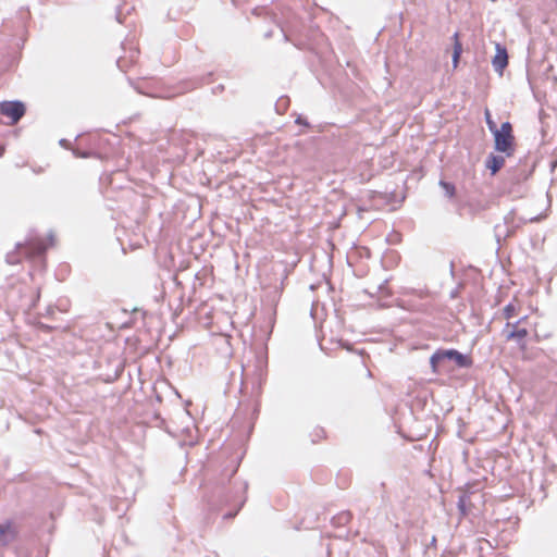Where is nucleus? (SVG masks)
Instances as JSON below:
<instances>
[{
	"label": "nucleus",
	"instance_id": "1",
	"mask_svg": "<svg viewBox=\"0 0 557 557\" xmlns=\"http://www.w3.org/2000/svg\"><path fill=\"white\" fill-rule=\"evenodd\" d=\"M495 149L511 157L515 152V136L512 134V125L505 122L499 128L493 132Z\"/></svg>",
	"mask_w": 557,
	"mask_h": 557
},
{
	"label": "nucleus",
	"instance_id": "2",
	"mask_svg": "<svg viewBox=\"0 0 557 557\" xmlns=\"http://www.w3.org/2000/svg\"><path fill=\"white\" fill-rule=\"evenodd\" d=\"M443 359L454 360L457 363V366L461 368L470 367L472 363L470 358L466 357L465 355L460 354L455 349L438 350L432 355L430 360L434 372L436 371L437 362Z\"/></svg>",
	"mask_w": 557,
	"mask_h": 557
},
{
	"label": "nucleus",
	"instance_id": "3",
	"mask_svg": "<svg viewBox=\"0 0 557 557\" xmlns=\"http://www.w3.org/2000/svg\"><path fill=\"white\" fill-rule=\"evenodd\" d=\"M0 113L11 120V125L16 124L25 114V106L21 101L0 102Z\"/></svg>",
	"mask_w": 557,
	"mask_h": 557
},
{
	"label": "nucleus",
	"instance_id": "4",
	"mask_svg": "<svg viewBox=\"0 0 557 557\" xmlns=\"http://www.w3.org/2000/svg\"><path fill=\"white\" fill-rule=\"evenodd\" d=\"M17 249L18 253L25 256L26 258H34L41 256L45 252L46 245L41 239L33 238L23 245H18Z\"/></svg>",
	"mask_w": 557,
	"mask_h": 557
},
{
	"label": "nucleus",
	"instance_id": "5",
	"mask_svg": "<svg viewBox=\"0 0 557 557\" xmlns=\"http://www.w3.org/2000/svg\"><path fill=\"white\" fill-rule=\"evenodd\" d=\"M493 66L496 71L499 73L503 72V70L508 64V54L504 47H502L499 44L496 45V54L493 58Z\"/></svg>",
	"mask_w": 557,
	"mask_h": 557
},
{
	"label": "nucleus",
	"instance_id": "6",
	"mask_svg": "<svg viewBox=\"0 0 557 557\" xmlns=\"http://www.w3.org/2000/svg\"><path fill=\"white\" fill-rule=\"evenodd\" d=\"M16 536V530L12 522L0 524V544L8 545Z\"/></svg>",
	"mask_w": 557,
	"mask_h": 557
},
{
	"label": "nucleus",
	"instance_id": "7",
	"mask_svg": "<svg viewBox=\"0 0 557 557\" xmlns=\"http://www.w3.org/2000/svg\"><path fill=\"white\" fill-rule=\"evenodd\" d=\"M506 327L507 329H511L510 331H508V333L506 334V341H513V339H523L528 336L529 332L525 327H519L518 326V323H507L506 324Z\"/></svg>",
	"mask_w": 557,
	"mask_h": 557
},
{
	"label": "nucleus",
	"instance_id": "8",
	"mask_svg": "<svg viewBox=\"0 0 557 557\" xmlns=\"http://www.w3.org/2000/svg\"><path fill=\"white\" fill-rule=\"evenodd\" d=\"M505 164V158L502 156L491 154L486 159V168L495 175Z\"/></svg>",
	"mask_w": 557,
	"mask_h": 557
},
{
	"label": "nucleus",
	"instance_id": "9",
	"mask_svg": "<svg viewBox=\"0 0 557 557\" xmlns=\"http://www.w3.org/2000/svg\"><path fill=\"white\" fill-rule=\"evenodd\" d=\"M454 54H453V63H454V66L456 67L458 65V62H459V58L461 55V52H462V45L459 40V34L456 33L454 35Z\"/></svg>",
	"mask_w": 557,
	"mask_h": 557
},
{
	"label": "nucleus",
	"instance_id": "10",
	"mask_svg": "<svg viewBox=\"0 0 557 557\" xmlns=\"http://www.w3.org/2000/svg\"><path fill=\"white\" fill-rule=\"evenodd\" d=\"M519 311V306L515 302H509L506 305L503 309V314L506 320H510L511 318L516 317Z\"/></svg>",
	"mask_w": 557,
	"mask_h": 557
},
{
	"label": "nucleus",
	"instance_id": "11",
	"mask_svg": "<svg viewBox=\"0 0 557 557\" xmlns=\"http://www.w3.org/2000/svg\"><path fill=\"white\" fill-rule=\"evenodd\" d=\"M440 186L445 190L446 195L453 198L456 194L455 185L445 181L440 182Z\"/></svg>",
	"mask_w": 557,
	"mask_h": 557
},
{
	"label": "nucleus",
	"instance_id": "12",
	"mask_svg": "<svg viewBox=\"0 0 557 557\" xmlns=\"http://www.w3.org/2000/svg\"><path fill=\"white\" fill-rule=\"evenodd\" d=\"M485 121L488 126V129L492 133L497 129V126H496L495 122L492 120L491 112L488 109L485 110Z\"/></svg>",
	"mask_w": 557,
	"mask_h": 557
},
{
	"label": "nucleus",
	"instance_id": "13",
	"mask_svg": "<svg viewBox=\"0 0 557 557\" xmlns=\"http://www.w3.org/2000/svg\"><path fill=\"white\" fill-rule=\"evenodd\" d=\"M7 258H8V262L11 264H15V263L20 262V259L15 256V253H9Z\"/></svg>",
	"mask_w": 557,
	"mask_h": 557
},
{
	"label": "nucleus",
	"instance_id": "14",
	"mask_svg": "<svg viewBox=\"0 0 557 557\" xmlns=\"http://www.w3.org/2000/svg\"><path fill=\"white\" fill-rule=\"evenodd\" d=\"M75 156L81 157V158H88L90 156V153H88V152L81 153L78 151H75Z\"/></svg>",
	"mask_w": 557,
	"mask_h": 557
},
{
	"label": "nucleus",
	"instance_id": "15",
	"mask_svg": "<svg viewBox=\"0 0 557 557\" xmlns=\"http://www.w3.org/2000/svg\"><path fill=\"white\" fill-rule=\"evenodd\" d=\"M4 153V147L3 146H0V157H2Z\"/></svg>",
	"mask_w": 557,
	"mask_h": 557
},
{
	"label": "nucleus",
	"instance_id": "16",
	"mask_svg": "<svg viewBox=\"0 0 557 557\" xmlns=\"http://www.w3.org/2000/svg\"><path fill=\"white\" fill-rule=\"evenodd\" d=\"M525 320H527V317H524V318L520 319L517 323L519 324V323H521V322H523V321H525Z\"/></svg>",
	"mask_w": 557,
	"mask_h": 557
}]
</instances>
